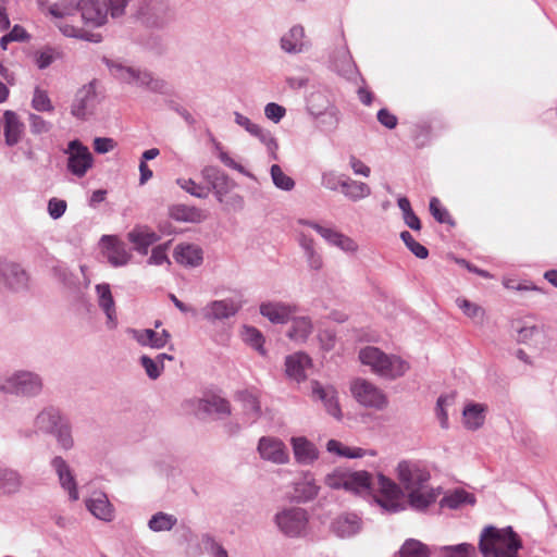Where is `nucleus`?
<instances>
[{"label":"nucleus","mask_w":557,"mask_h":557,"mask_svg":"<svg viewBox=\"0 0 557 557\" xmlns=\"http://www.w3.org/2000/svg\"><path fill=\"white\" fill-rule=\"evenodd\" d=\"M77 12L81 13V21L91 27L104 25L108 18V5L103 0H81L75 7L71 3H53L48 7L53 25L65 37L91 42L101 41L99 34L90 33L75 24Z\"/></svg>","instance_id":"1"},{"label":"nucleus","mask_w":557,"mask_h":557,"mask_svg":"<svg viewBox=\"0 0 557 557\" xmlns=\"http://www.w3.org/2000/svg\"><path fill=\"white\" fill-rule=\"evenodd\" d=\"M397 478L407 495L409 507L424 512L441 494V488L429 485L431 474L420 461L403 460L397 466Z\"/></svg>","instance_id":"2"},{"label":"nucleus","mask_w":557,"mask_h":557,"mask_svg":"<svg viewBox=\"0 0 557 557\" xmlns=\"http://www.w3.org/2000/svg\"><path fill=\"white\" fill-rule=\"evenodd\" d=\"M347 491L357 494L377 491L380 496L376 502L386 512L395 513L406 509L400 487L381 473L372 476L367 471L347 472Z\"/></svg>","instance_id":"3"},{"label":"nucleus","mask_w":557,"mask_h":557,"mask_svg":"<svg viewBox=\"0 0 557 557\" xmlns=\"http://www.w3.org/2000/svg\"><path fill=\"white\" fill-rule=\"evenodd\" d=\"M521 547L519 536L510 527L497 529L487 525L481 532L479 549L483 557H518Z\"/></svg>","instance_id":"4"},{"label":"nucleus","mask_w":557,"mask_h":557,"mask_svg":"<svg viewBox=\"0 0 557 557\" xmlns=\"http://www.w3.org/2000/svg\"><path fill=\"white\" fill-rule=\"evenodd\" d=\"M44 391V379L37 372L15 370L0 374V393L22 398L38 397Z\"/></svg>","instance_id":"5"},{"label":"nucleus","mask_w":557,"mask_h":557,"mask_svg":"<svg viewBox=\"0 0 557 557\" xmlns=\"http://www.w3.org/2000/svg\"><path fill=\"white\" fill-rule=\"evenodd\" d=\"M107 65L111 74L122 83L136 85L160 95H169L171 92L170 85L164 79L154 77L148 71L125 66L113 61H107Z\"/></svg>","instance_id":"6"},{"label":"nucleus","mask_w":557,"mask_h":557,"mask_svg":"<svg viewBox=\"0 0 557 557\" xmlns=\"http://www.w3.org/2000/svg\"><path fill=\"white\" fill-rule=\"evenodd\" d=\"M273 521L280 532L287 537H302L308 533L309 515L301 507L283 508L274 515Z\"/></svg>","instance_id":"7"},{"label":"nucleus","mask_w":557,"mask_h":557,"mask_svg":"<svg viewBox=\"0 0 557 557\" xmlns=\"http://www.w3.org/2000/svg\"><path fill=\"white\" fill-rule=\"evenodd\" d=\"M350 393L355 400L366 408L383 410L388 405L385 393L374 383L362 377L351 381Z\"/></svg>","instance_id":"8"},{"label":"nucleus","mask_w":557,"mask_h":557,"mask_svg":"<svg viewBox=\"0 0 557 557\" xmlns=\"http://www.w3.org/2000/svg\"><path fill=\"white\" fill-rule=\"evenodd\" d=\"M67 170L77 177H83L94 164V158L89 149L79 140H71L67 149Z\"/></svg>","instance_id":"9"},{"label":"nucleus","mask_w":557,"mask_h":557,"mask_svg":"<svg viewBox=\"0 0 557 557\" xmlns=\"http://www.w3.org/2000/svg\"><path fill=\"white\" fill-rule=\"evenodd\" d=\"M243 304L236 298H224L208 302L201 310L202 318L211 323L235 317Z\"/></svg>","instance_id":"10"},{"label":"nucleus","mask_w":557,"mask_h":557,"mask_svg":"<svg viewBox=\"0 0 557 557\" xmlns=\"http://www.w3.org/2000/svg\"><path fill=\"white\" fill-rule=\"evenodd\" d=\"M257 451L261 459L274 465H285L289 461L288 449L278 437H260L258 441Z\"/></svg>","instance_id":"11"},{"label":"nucleus","mask_w":557,"mask_h":557,"mask_svg":"<svg viewBox=\"0 0 557 557\" xmlns=\"http://www.w3.org/2000/svg\"><path fill=\"white\" fill-rule=\"evenodd\" d=\"M298 224L313 228L330 245L336 246L343 251L355 252L358 249V245L354 239L333 227L322 226L315 222L305 219L298 220Z\"/></svg>","instance_id":"12"},{"label":"nucleus","mask_w":557,"mask_h":557,"mask_svg":"<svg viewBox=\"0 0 557 557\" xmlns=\"http://www.w3.org/2000/svg\"><path fill=\"white\" fill-rule=\"evenodd\" d=\"M201 177L208 184L210 191H213L219 202H224V197L230 194L234 183L221 169L214 165H207L201 170Z\"/></svg>","instance_id":"13"},{"label":"nucleus","mask_w":557,"mask_h":557,"mask_svg":"<svg viewBox=\"0 0 557 557\" xmlns=\"http://www.w3.org/2000/svg\"><path fill=\"white\" fill-rule=\"evenodd\" d=\"M99 101L95 84L89 83L77 90L71 107V113L75 117L84 119L95 112Z\"/></svg>","instance_id":"14"},{"label":"nucleus","mask_w":557,"mask_h":557,"mask_svg":"<svg viewBox=\"0 0 557 557\" xmlns=\"http://www.w3.org/2000/svg\"><path fill=\"white\" fill-rule=\"evenodd\" d=\"M311 396L314 400H320L326 412L341 420L343 414L338 404L337 392L333 386H323L318 381H311Z\"/></svg>","instance_id":"15"},{"label":"nucleus","mask_w":557,"mask_h":557,"mask_svg":"<svg viewBox=\"0 0 557 557\" xmlns=\"http://www.w3.org/2000/svg\"><path fill=\"white\" fill-rule=\"evenodd\" d=\"M51 467L55 471L61 487L67 493L70 500L76 502L79 498L77 482L73 470L61 456L51 460Z\"/></svg>","instance_id":"16"},{"label":"nucleus","mask_w":557,"mask_h":557,"mask_svg":"<svg viewBox=\"0 0 557 557\" xmlns=\"http://www.w3.org/2000/svg\"><path fill=\"white\" fill-rule=\"evenodd\" d=\"M127 333L140 346L149 347L152 349L164 348L171 339V334L166 330L156 332L154 330L151 329H128Z\"/></svg>","instance_id":"17"},{"label":"nucleus","mask_w":557,"mask_h":557,"mask_svg":"<svg viewBox=\"0 0 557 557\" xmlns=\"http://www.w3.org/2000/svg\"><path fill=\"white\" fill-rule=\"evenodd\" d=\"M295 305L282 301H268L260 305V313L275 324L287 323L296 313Z\"/></svg>","instance_id":"18"},{"label":"nucleus","mask_w":557,"mask_h":557,"mask_svg":"<svg viewBox=\"0 0 557 557\" xmlns=\"http://www.w3.org/2000/svg\"><path fill=\"white\" fill-rule=\"evenodd\" d=\"M95 289L98 306L107 317L106 325L108 329L113 330L117 326V315L110 285L108 283L97 284Z\"/></svg>","instance_id":"19"},{"label":"nucleus","mask_w":557,"mask_h":557,"mask_svg":"<svg viewBox=\"0 0 557 557\" xmlns=\"http://www.w3.org/2000/svg\"><path fill=\"white\" fill-rule=\"evenodd\" d=\"M86 508L97 519L110 522L114 519V507L103 492H94L86 500Z\"/></svg>","instance_id":"20"},{"label":"nucleus","mask_w":557,"mask_h":557,"mask_svg":"<svg viewBox=\"0 0 557 557\" xmlns=\"http://www.w3.org/2000/svg\"><path fill=\"white\" fill-rule=\"evenodd\" d=\"M0 275L4 284L12 290H24L28 286V275L17 263L7 262L1 264Z\"/></svg>","instance_id":"21"},{"label":"nucleus","mask_w":557,"mask_h":557,"mask_svg":"<svg viewBox=\"0 0 557 557\" xmlns=\"http://www.w3.org/2000/svg\"><path fill=\"white\" fill-rule=\"evenodd\" d=\"M361 529V519L356 513H342L331 523L332 532L342 539L356 535Z\"/></svg>","instance_id":"22"},{"label":"nucleus","mask_w":557,"mask_h":557,"mask_svg":"<svg viewBox=\"0 0 557 557\" xmlns=\"http://www.w3.org/2000/svg\"><path fill=\"white\" fill-rule=\"evenodd\" d=\"M295 460L300 465H311L319 458L315 445L305 436H294L290 440Z\"/></svg>","instance_id":"23"},{"label":"nucleus","mask_w":557,"mask_h":557,"mask_svg":"<svg viewBox=\"0 0 557 557\" xmlns=\"http://www.w3.org/2000/svg\"><path fill=\"white\" fill-rule=\"evenodd\" d=\"M409 369L410 364L408 361L397 355L386 354L377 376L394 381L404 376Z\"/></svg>","instance_id":"24"},{"label":"nucleus","mask_w":557,"mask_h":557,"mask_svg":"<svg viewBox=\"0 0 557 557\" xmlns=\"http://www.w3.org/2000/svg\"><path fill=\"white\" fill-rule=\"evenodd\" d=\"M62 423L60 410L54 407H46L35 417L34 426L38 432L52 434Z\"/></svg>","instance_id":"25"},{"label":"nucleus","mask_w":557,"mask_h":557,"mask_svg":"<svg viewBox=\"0 0 557 557\" xmlns=\"http://www.w3.org/2000/svg\"><path fill=\"white\" fill-rule=\"evenodd\" d=\"M286 374L297 382L305 381L306 370L311 367V358L305 352L289 355L285 359Z\"/></svg>","instance_id":"26"},{"label":"nucleus","mask_w":557,"mask_h":557,"mask_svg":"<svg viewBox=\"0 0 557 557\" xmlns=\"http://www.w3.org/2000/svg\"><path fill=\"white\" fill-rule=\"evenodd\" d=\"M281 48L287 53H300L308 48L305 30L300 25L293 26L281 38Z\"/></svg>","instance_id":"27"},{"label":"nucleus","mask_w":557,"mask_h":557,"mask_svg":"<svg viewBox=\"0 0 557 557\" xmlns=\"http://www.w3.org/2000/svg\"><path fill=\"white\" fill-rule=\"evenodd\" d=\"M136 251L147 255L148 248L159 240V235L148 227H135L127 234Z\"/></svg>","instance_id":"28"},{"label":"nucleus","mask_w":557,"mask_h":557,"mask_svg":"<svg viewBox=\"0 0 557 557\" xmlns=\"http://www.w3.org/2000/svg\"><path fill=\"white\" fill-rule=\"evenodd\" d=\"M335 71L346 79H355L358 76V70L346 47L337 49L333 60Z\"/></svg>","instance_id":"29"},{"label":"nucleus","mask_w":557,"mask_h":557,"mask_svg":"<svg viewBox=\"0 0 557 557\" xmlns=\"http://www.w3.org/2000/svg\"><path fill=\"white\" fill-rule=\"evenodd\" d=\"M102 239L110 242L107 247L106 257L111 265L115 268L123 267L129 262L132 255L123 243L115 240L111 236H103Z\"/></svg>","instance_id":"30"},{"label":"nucleus","mask_w":557,"mask_h":557,"mask_svg":"<svg viewBox=\"0 0 557 557\" xmlns=\"http://www.w3.org/2000/svg\"><path fill=\"white\" fill-rule=\"evenodd\" d=\"M24 124L20 121L17 114L7 110L4 112V137L8 146H15L22 138Z\"/></svg>","instance_id":"31"},{"label":"nucleus","mask_w":557,"mask_h":557,"mask_svg":"<svg viewBox=\"0 0 557 557\" xmlns=\"http://www.w3.org/2000/svg\"><path fill=\"white\" fill-rule=\"evenodd\" d=\"M177 263L197 267L202 261V250L196 245H178L173 255Z\"/></svg>","instance_id":"32"},{"label":"nucleus","mask_w":557,"mask_h":557,"mask_svg":"<svg viewBox=\"0 0 557 557\" xmlns=\"http://www.w3.org/2000/svg\"><path fill=\"white\" fill-rule=\"evenodd\" d=\"M23 485V476L21 473L11 468L0 469V493L12 495L20 492Z\"/></svg>","instance_id":"33"},{"label":"nucleus","mask_w":557,"mask_h":557,"mask_svg":"<svg viewBox=\"0 0 557 557\" xmlns=\"http://www.w3.org/2000/svg\"><path fill=\"white\" fill-rule=\"evenodd\" d=\"M342 194L350 201L357 202L371 195V188L367 183L351 180L346 176L343 181Z\"/></svg>","instance_id":"34"},{"label":"nucleus","mask_w":557,"mask_h":557,"mask_svg":"<svg viewBox=\"0 0 557 557\" xmlns=\"http://www.w3.org/2000/svg\"><path fill=\"white\" fill-rule=\"evenodd\" d=\"M320 487L311 478H304L294 485L293 499L297 503H307L314 499L319 493Z\"/></svg>","instance_id":"35"},{"label":"nucleus","mask_w":557,"mask_h":557,"mask_svg":"<svg viewBox=\"0 0 557 557\" xmlns=\"http://www.w3.org/2000/svg\"><path fill=\"white\" fill-rule=\"evenodd\" d=\"M385 356L386 354L384 351L374 346L363 347L359 351L360 362L369 367L375 375L379 374Z\"/></svg>","instance_id":"36"},{"label":"nucleus","mask_w":557,"mask_h":557,"mask_svg":"<svg viewBox=\"0 0 557 557\" xmlns=\"http://www.w3.org/2000/svg\"><path fill=\"white\" fill-rule=\"evenodd\" d=\"M298 243L305 252L309 268L314 271L321 270L323 267V260L321 255L314 249V240L305 233H299Z\"/></svg>","instance_id":"37"},{"label":"nucleus","mask_w":557,"mask_h":557,"mask_svg":"<svg viewBox=\"0 0 557 557\" xmlns=\"http://www.w3.org/2000/svg\"><path fill=\"white\" fill-rule=\"evenodd\" d=\"M313 325L311 319L308 317L295 318L287 332V336L297 343H305L309 335L312 333Z\"/></svg>","instance_id":"38"},{"label":"nucleus","mask_w":557,"mask_h":557,"mask_svg":"<svg viewBox=\"0 0 557 557\" xmlns=\"http://www.w3.org/2000/svg\"><path fill=\"white\" fill-rule=\"evenodd\" d=\"M465 504L474 505L475 497L473 494L468 493L462 488L453 491L445 495L440 502L441 507H447L449 509H458Z\"/></svg>","instance_id":"39"},{"label":"nucleus","mask_w":557,"mask_h":557,"mask_svg":"<svg viewBox=\"0 0 557 557\" xmlns=\"http://www.w3.org/2000/svg\"><path fill=\"white\" fill-rule=\"evenodd\" d=\"M170 215L175 221L199 223L203 220L202 211L196 207L177 205L171 208Z\"/></svg>","instance_id":"40"},{"label":"nucleus","mask_w":557,"mask_h":557,"mask_svg":"<svg viewBox=\"0 0 557 557\" xmlns=\"http://www.w3.org/2000/svg\"><path fill=\"white\" fill-rule=\"evenodd\" d=\"M463 423L469 430H476L484 423V407L479 404H470L463 409Z\"/></svg>","instance_id":"41"},{"label":"nucleus","mask_w":557,"mask_h":557,"mask_svg":"<svg viewBox=\"0 0 557 557\" xmlns=\"http://www.w3.org/2000/svg\"><path fill=\"white\" fill-rule=\"evenodd\" d=\"M176 524L177 518L164 511L156 512L148 521V528L152 532L171 531Z\"/></svg>","instance_id":"42"},{"label":"nucleus","mask_w":557,"mask_h":557,"mask_svg":"<svg viewBox=\"0 0 557 557\" xmlns=\"http://www.w3.org/2000/svg\"><path fill=\"white\" fill-rule=\"evenodd\" d=\"M334 107L327 96L322 91L311 92L307 99V109L312 116L319 115Z\"/></svg>","instance_id":"43"},{"label":"nucleus","mask_w":557,"mask_h":557,"mask_svg":"<svg viewBox=\"0 0 557 557\" xmlns=\"http://www.w3.org/2000/svg\"><path fill=\"white\" fill-rule=\"evenodd\" d=\"M200 408L208 413H216L221 417L231 414L230 403L219 396H212L202 400Z\"/></svg>","instance_id":"44"},{"label":"nucleus","mask_w":557,"mask_h":557,"mask_svg":"<svg viewBox=\"0 0 557 557\" xmlns=\"http://www.w3.org/2000/svg\"><path fill=\"white\" fill-rule=\"evenodd\" d=\"M318 126L326 133L334 132L339 124V111L336 107L330 108L319 115H314Z\"/></svg>","instance_id":"45"},{"label":"nucleus","mask_w":557,"mask_h":557,"mask_svg":"<svg viewBox=\"0 0 557 557\" xmlns=\"http://www.w3.org/2000/svg\"><path fill=\"white\" fill-rule=\"evenodd\" d=\"M399 557H430V549L422 542L408 539L399 549Z\"/></svg>","instance_id":"46"},{"label":"nucleus","mask_w":557,"mask_h":557,"mask_svg":"<svg viewBox=\"0 0 557 557\" xmlns=\"http://www.w3.org/2000/svg\"><path fill=\"white\" fill-rule=\"evenodd\" d=\"M238 400L242 401L245 413L252 418V421L257 420L261 414L260 403L257 397L248 391H242L237 393Z\"/></svg>","instance_id":"47"},{"label":"nucleus","mask_w":557,"mask_h":557,"mask_svg":"<svg viewBox=\"0 0 557 557\" xmlns=\"http://www.w3.org/2000/svg\"><path fill=\"white\" fill-rule=\"evenodd\" d=\"M443 557H476V548L469 543L443 546L441 548Z\"/></svg>","instance_id":"48"},{"label":"nucleus","mask_w":557,"mask_h":557,"mask_svg":"<svg viewBox=\"0 0 557 557\" xmlns=\"http://www.w3.org/2000/svg\"><path fill=\"white\" fill-rule=\"evenodd\" d=\"M274 186L278 189L289 191L295 187V181L286 175L278 164H273L270 170Z\"/></svg>","instance_id":"49"},{"label":"nucleus","mask_w":557,"mask_h":557,"mask_svg":"<svg viewBox=\"0 0 557 557\" xmlns=\"http://www.w3.org/2000/svg\"><path fill=\"white\" fill-rule=\"evenodd\" d=\"M252 136L257 137L265 147L272 160H277V149L278 144L275 137L271 134V132L262 128L258 125V131L252 134Z\"/></svg>","instance_id":"50"},{"label":"nucleus","mask_w":557,"mask_h":557,"mask_svg":"<svg viewBox=\"0 0 557 557\" xmlns=\"http://www.w3.org/2000/svg\"><path fill=\"white\" fill-rule=\"evenodd\" d=\"M244 341L253 347L260 355H265L263 347L264 337L262 333L253 326H244L243 331Z\"/></svg>","instance_id":"51"},{"label":"nucleus","mask_w":557,"mask_h":557,"mask_svg":"<svg viewBox=\"0 0 557 557\" xmlns=\"http://www.w3.org/2000/svg\"><path fill=\"white\" fill-rule=\"evenodd\" d=\"M176 184L186 193L197 198L205 199L209 196L210 193L208 187L197 184L191 178H177Z\"/></svg>","instance_id":"52"},{"label":"nucleus","mask_w":557,"mask_h":557,"mask_svg":"<svg viewBox=\"0 0 557 557\" xmlns=\"http://www.w3.org/2000/svg\"><path fill=\"white\" fill-rule=\"evenodd\" d=\"M139 363L150 380H157L160 377L164 369L163 364H159V361H157L154 358H150L147 355H143L139 358Z\"/></svg>","instance_id":"53"},{"label":"nucleus","mask_w":557,"mask_h":557,"mask_svg":"<svg viewBox=\"0 0 557 557\" xmlns=\"http://www.w3.org/2000/svg\"><path fill=\"white\" fill-rule=\"evenodd\" d=\"M400 238L406 245V247L418 258L425 259L429 256V250L426 247L418 243L413 236L408 231H403L400 233Z\"/></svg>","instance_id":"54"},{"label":"nucleus","mask_w":557,"mask_h":557,"mask_svg":"<svg viewBox=\"0 0 557 557\" xmlns=\"http://www.w3.org/2000/svg\"><path fill=\"white\" fill-rule=\"evenodd\" d=\"M455 401V396L450 395H442L438 397L436 403V417L440 420V424L443 429L448 428V414L446 412V407L453 405Z\"/></svg>","instance_id":"55"},{"label":"nucleus","mask_w":557,"mask_h":557,"mask_svg":"<svg viewBox=\"0 0 557 557\" xmlns=\"http://www.w3.org/2000/svg\"><path fill=\"white\" fill-rule=\"evenodd\" d=\"M456 304L467 317L483 321L485 312L481 306L465 298H457Z\"/></svg>","instance_id":"56"},{"label":"nucleus","mask_w":557,"mask_h":557,"mask_svg":"<svg viewBox=\"0 0 557 557\" xmlns=\"http://www.w3.org/2000/svg\"><path fill=\"white\" fill-rule=\"evenodd\" d=\"M347 175L337 174L335 171H327L322 173L321 185L332 191L343 188V181L346 180Z\"/></svg>","instance_id":"57"},{"label":"nucleus","mask_w":557,"mask_h":557,"mask_svg":"<svg viewBox=\"0 0 557 557\" xmlns=\"http://www.w3.org/2000/svg\"><path fill=\"white\" fill-rule=\"evenodd\" d=\"M57 437L58 444L64 450H69L74 446L71 429L67 424L61 423L53 433Z\"/></svg>","instance_id":"58"},{"label":"nucleus","mask_w":557,"mask_h":557,"mask_svg":"<svg viewBox=\"0 0 557 557\" xmlns=\"http://www.w3.org/2000/svg\"><path fill=\"white\" fill-rule=\"evenodd\" d=\"M430 212L438 223H454L448 211L442 207L440 200L435 197L430 200Z\"/></svg>","instance_id":"59"},{"label":"nucleus","mask_w":557,"mask_h":557,"mask_svg":"<svg viewBox=\"0 0 557 557\" xmlns=\"http://www.w3.org/2000/svg\"><path fill=\"white\" fill-rule=\"evenodd\" d=\"M515 330L517 332V341L519 343H529L540 333V329L535 324L522 325L520 322L515 325Z\"/></svg>","instance_id":"60"},{"label":"nucleus","mask_w":557,"mask_h":557,"mask_svg":"<svg viewBox=\"0 0 557 557\" xmlns=\"http://www.w3.org/2000/svg\"><path fill=\"white\" fill-rule=\"evenodd\" d=\"M325 484L331 488H344L347 491V472L334 470L325 476Z\"/></svg>","instance_id":"61"},{"label":"nucleus","mask_w":557,"mask_h":557,"mask_svg":"<svg viewBox=\"0 0 557 557\" xmlns=\"http://www.w3.org/2000/svg\"><path fill=\"white\" fill-rule=\"evenodd\" d=\"M32 106L37 111H52L53 107L46 91L36 89L32 100Z\"/></svg>","instance_id":"62"},{"label":"nucleus","mask_w":557,"mask_h":557,"mask_svg":"<svg viewBox=\"0 0 557 557\" xmlns=\"http://www.w3.org/2000/svg\"><path fill=\"white\" fill-rule=\"evenodd\" d=\"M169 243L159 245L154 247L151 251V256L148 259V264L151 265H161L163 263H169L170 260L166 255V250L169 248Z\"/></svg>","instance_id":"63"},{"label":"nucleus","mask_w":557,"mask_h":557,"mask_svg":"<svg viewBox=\"0 0 557 557\" xmlns=\"http://www.w3.org/2000/svg\"><path fill=\"white\" fill-rule=\"evenodd\" d=\"M57 55L52 48H45L36 53V64L40 70L47 69L54 62Z\"/></svg>","instance_id":"64"}]
</instances>
